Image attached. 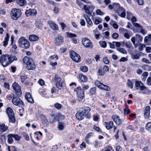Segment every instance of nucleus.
Segmentation results:
<instances>
[{"label": "nucleus", "instance_id": "obj_1", "mask_svg": "<svg viewBox=\"0 0 151 151\" xmlns=\"http://www.w3.org/2000/svg\"><path fill=\"white\" fill-rule=\"evenodd\" d=\"M17 60V58L15 56L6 54L1 56L0 63L4 67H6L9 65L14 60Z\"/></svg>", "mask_w": 151, "mask_h": 151}, {"label": "nucleus", "instance_id": "obj_2", "mask_svg": "<svg viewBox=\"0 0 151 151\" xmlns=\"http://www.w3.org/2000/svg\"><path fill=\"white\" fill-rule=\"evenodd\" d=\"M23 61L24 63L27 64V69L33 70L35 68V65L31 58L25 56L23 59Z\"/></svg>", "mask_w": 151, "mask_h": 151}, {"label": "nucleus", "instance_id": "obj_3", "mask_svg": "<svg viewBox=\"0 0 151 151\" xmlns=\"http://www.w3.org/2000/svg\"><path fill=\"white\" fill-rule=\"evenodd\" d=\"M20 46L22 47L27 49L30 46L29 41L24 37H21L18 41Z\"/></svg>", "mask_w": 151, "mask_h": 151}, {"label": "nucleus", "instance_id": "obj_4", "mask_svg": "<svg viewBox=\"0 0 151 151\" xmlns=\"http://www.w3.org/2000/svg\"><path fill=\"white\" fill-rule=\"evenodd\" d=\"M74 91L76 92L77 96L78 99L79 101H81L84 98V95L83 90L80 86L75 88Z\"/></svg>", "mask_w": 151, "mask_h": 151}, {"label": "nucleus", "instance_id": "obj_5", "mask_svg": "<svg viewBox=\"0 0 151 151\" xmlns=\"http://www.w3.org/2000/svg\"><path fill=\"white\" fill-rule=\"evenodd\" d=\"M19 97L17 95H13L12 102L15 106L22 107L23 106L24 104L23 101L19 98Z\"/></svg>", "mask_w": 151, "mask_h": 151}, {"label": "nucleus", "instance_id": "obj_6", "mask_svg": "<svg viewBox=\"0 0 151 151\" xmlns=\"http://www.w3.org/2000/svg\"><path fill=\"white\" fill-rule=\"evenodd\" d=\"M21 14V10L19 9H13L12 10L11 16L12 18L14 20H17L20 17Z\"/></svg>", "mask_w": 151, "mask_h": 151}, {"label": "nucleus", "instance_id": "obj_7", "mask_svg": "<svg viewBox=\"0 0 151 151\" xmlns=\"http://www.w3.org/2000/svg\"><path fill=\"white\" fill-rule=\"evenodd\" d=\"M6 113L9 116V122L12 123H14L15 121L14 114L12 109L10 107L7 108L6 109Z\"/></svg>", "mask_w": 151, "mask_h": 151}, {"label": "nucleus", "instance_id": "obj_8", "mask_svg": "<svg viewBox=\"0 0 151 151\" xmlns=\"http://www.w3.org/2000/svg\"><path fill=\"white\" fill-rule=\"evenodd\" d=\"M12 86L15 91L16 95L18 96H20L22 95V92L20 86L16 82L13 83Z\"/></svg>", "mask_w": 151, "mask_h": 151}, {"label": "nucleus", "instance_id": "obj_9", "mask_svg": "<svg viewBox=\"0 0 151 151\" xmlns=\"http://www.w3.org/2000/svg\"><path fill=\"white\" fill-rule=\"evenodd\" d=\"M70 54L72 59L76 62H78L81 61L80 56L73 51H70Z\"/></svg>", "mask_w": 151, "mask_h": 151}, {"label": "nucleus", "instance_id": "obj_10", "mask_svg": "<svg viewBox=\"0 0 151 151\" xmlns=\"http://www.w3.org/2000/svg\"><path fill=\"white\" fill-rule=\"evenodd\" d=\"M95 83L96 86L100 89L105 91H109L110 90V88L109 86L103 84L99 81H96Z\"/></svg>", "mask_w": 151, "mask_h": 151}, {"label": "nucleus", "instance_id": "obj_11", "mask_svg": "<svg viewBox=\"0 0 151 151\" xmlns=\"http://www.w3.org/2000/svg\"><path fill=\"white\" fill-rule=\"evenodd\" d=\"M82 42L83 45L86 47L91 48L93 47L92 42L87 38H83L82 39Z\"/></svg>", "mask_w": 151, "mask_h": 151}, {"label": "nucleus", "instance_id": "obj_12", "mask_svg": "<svg viewBox=\"0 0 151 151\" xmlns=\"http://www.w3.org/2000/svg\"><path fill=\"white\" fill-rule=\"evenodd\" d=\"M37 14V10L34 9H29L26 10L25 12V14L27 16L30 15L35 16Z\"/></svg>", "mask_w": 151, "mask_h": 151}, {"label": "nucleus", "instance_id": "obj_13", "mask_svg": "<svg viewBox=\"0 0 151 151\" xmlns=\"http://www.w3.org/2000/svg\"><path fill=\"white\" fill-rule=\"evenodd\" d=\"M63 38L60 35H58L55 40V43L57 45L59 46L63 42Z\"/></svg>", "mask_w": 151, "mask_h": 151}, {"label": "nucleus", "instance_id": "obj_14", "mask_svg": "<svg viewBox=\"0 0 151 151\" xmlns=\"http://www.w3.org/2000/svg\"><path fill=\"white\" fill-rule=\"evenodd\" d=\"M79 110L86 116L91 111V109L88 106H84L80 108Z\"/></svg>", "mask_w": 151, "mask_h": 151}, {"label": "nucleus", "instance_id": "obj_15", "mask_svg": "<svg viewBox=\"0 0 151 151\" xmlns=\"http://www.w3.org/2000/svg\"><path fill=\"white\" fill-rule=\"evenodd\" d=\"M150 109L149 106H147L144 110V116L145 119H148L150 117Z\"/></svg>", "mask_w": 151, "mask_h": 151}, {"label": "nucleus", "instance_id": "obj_16", "mask_svg": "<svg viewBox=\"0 0 151 151\" xmlns=\"http://www.w3.org/2000/svg\"><path fill=\"white\" fill-rule=\"evenodd\" d=\"M48 23L50 25V27L52 29L54 30H58L59 29L58 26L54 22H53L51 20H49Z\"/></svg>", "mask_w": 151, "mask_h": 151}, {"label": "nucleus", "instance_id": "obj_17", "mask_svg": "<svg viewBox=\"0 0 151 151\" xmlns=\"http://www.w3.org/2000/svg\"><path fill=\"white\" fill-rule=\"evenodd\" d=\"M134 25L136 27L140 30V32L143 34H145L147 33V31L143 29V27L141 25L138 23H134Z\"/></svg>", "mask_w": 151, "mask_h": 151}, {"label": "nucleus", "instance_id": "obj_18", "mask_svg": "<svg viewBox=\"0 0 151 151\" xmlns=\"http://www.w3.org/2000/svg\"><path fill=\"white\" fill-rule=\"evenodd\" d=\"M76 117L77 119L79 120H81L83 119L85 117L83 114L79 110L76 114Z\"/></svg>", "mask_w": 151, "mask_h": 151}, {"label": "nucleus", "instance_id": "obj_19", "mask_svg": "<svg viewBox=\"0 0 151 151\" xmlns=\"http://www.w3.org/2000/svg\"><path fill=\"white\" fill-rule=\"evenodd\" d=\"M116 13L121 17L124 18L126 16L125 10L123 8H121L120 10L117 11Z\"/></svg>", "mask_w": 151, "mask_h": 151}, {"label": "nucleus", "instance_id": "obj_20", "mask_svg": "<svg viewBox=\"0 0 151 151\" xmlns=\"http://www.w3.org/2000/svg\"><path fill=\"white\" fill-rule=\"evenodd\" d=\"M25 98L27 101L29 103H33L34 101L32 98L30 93L29 92H26L25 93Z\"/></svg>", "mask_w": 151, "mask_h": 151}, {"label": "nucleus", "instance_id": "obj_21", "mask_svg": "<svg viewBox=\"0 0 151 151\" xmlns=\"http://www.w3.org/2000/svg\"><path fill=\"white\" fill-rule=\"evenodd\" d=\"M112 118L114 121L117 124L119 125L121 124V120L120 119L119 117L117 115H114L112 116Z\"/></svg>", "mask_w": 151, "mask_h": 151}, {"label": "nucleus", "instance_id": "obj_22", "mask_svg": "<svg viewBox=\"0 0 151 151\" xmlns=\"http://www.w3.org/2000/svg\"><path fill=\"white\" fill-rule=\"evenodd\" d=\"M105 125L106 128L108 129H111L113 126L114 123L112 121L105 122Z\"/></svg>", "mask_w": 151, "mask_h": 151}, {"label": "nucleus", "instance_id": "obj_23", "mask_svg": "<svg viewBox=\"0 0 151 151\" xmlns=\"http://www.w3.org/2000/svg\"><path fill=\"white\" fill-rule=\"evenodd\" d=\"M38 39V37L35 35H30L29 37V40L32 42L37 41Z\"/></svg>", "mask_w": 151, "mask_h": 151}, {"label": "nucleus", "instance_id": "obj_24", "mask_svg": "<svg viewBox=\"0 0 151 151\" xmlns=\"http://www.w3.org/2000/svg\"><path fill=\"white\" fill-rule=\"evenodd\" d=\"M42 117L43 119L44 120L43 122V124L44 126L45 127H47L48 126L49 122L46 119V117L45 116L43 115Z\"/></svg>", "mask_w": 151, "mask_h": 151}, {"label": "nucleus", "instance_id": "obj_25", "mask_svg": "<svg viewBox=\"0 0 151 151\" xmlns=\"http://www.w3.org/2000/svg\"><path fill=\"white\" fill-rule=\"evenodd\" d=\"M141 52H138L137 53L135 54H131V58L132 59H138L139 58L140 56V53Z\"/></svg>", "mask_w": 151, "mask_h": 151}, {"label": "nucleus", "instance_id": "obj_26", "mask_svg": "<svg viewBox=\"0 0 151 151\" xmlns=\"http://www.w3.org/2000/svg\"><path fill=\"white\" fill-rule=\"evenodd\" d=\"M9 36L8 33H6V37L5 38L3 42V45L4 47H6L8 44V41L9 40Z\"/></svg>", "mask_w": 151, "mask_h": 151}, {"label": "nucleus", "instance_id": "obj_27", "mask_svg": "<svg viewBox=\"0 0 151 151\" xmlns=\"http://www.w3.org/2000/svg\"><path fill=\"white\" fill-rule=\"evenodd\" d=\"M35 26L37 27L39 29H41L42 27V24L41 23V21L40 19L37 20L35 22Z\"/></svg>", "mask_w": 151, "mask_h": 151}, {"label": "nucleus", "instance_id": "obj_28", "mask_svg": "<svg viewBox=\"0 0 151 151\" xmlns=\"http://www.w3.org/2000/svg\"><path fill=\"white\" fill-rule=\"evenodd\" d=\"M56 116L54 115H52L50 117L49 121L51 123H54L56 119Z\"/></svg>", "mask_w": 151, "mask_h": 151}, {"label": "nucleus", "instance_id": "obj_29", "mask_svg": "<svg viewBox=\"0 0 151 151\" xmlns=\"http://www.w3.org/2000/svg\"><path fill=\"white\" fill-rule=\"evenodd\" d=\"M66 37H70V38H73L74 37H76L77 36L75 34H73L72 33H70L68 32H66Z\"/></svg>", "mask_w": 151, "mask_h": 151}, {"label": "nucleus", "instance_id": "obj_30", "mask_svg": "<svg viewBox=\"0 0 151 151\" xmlns=\"http://www.w3.org/2000/svg\"><path fill=\"white\" fill-rule=\"evenodd\" d=\"M79 78L81 81L83 82L86 81L87 80L86 76L82 74L79 75Z\"/></svg>", "mask_w": 151, "mask_h": 151}, {"label": "nucleus", "instance_id": "obj_31", "mask_svg": "<svg viewBox=\"0 0 151 151\" xmlns=\"http://www.w3.org/2000/svg\"><path fill=\"white\" fill-rule=\"evenodd\" d=\"M17 3L20 6H23L26 4V0H17Z\"/></svg>", "mask_w": 151, "mask_h": 151}, {"label": "nucleus", "instance_id": "obj_32", "mask_svg": "<svg viewBox=\"0 0 151 151\" xmlns=\"http://www.w3.org/2000/svg\"><path fill=\"white\" fill-rule=\"evenodd\" d=\"M121 8L122 7L120 6V4L119 3H117L114 4V9H115L116 12L117 11L120 10Z\"/></svg>", "mask_w": 151, "mask_h": 151}, {"label": "nucleus", "instance_id": "obj_33", "mask_svg": "<svg viewBox=\"0 0 151 151\" xmlns=\"http://www.w3.org/2000/svg\"><path fill=\"white\" fill-rule=\"evenodd\" d=\"M135 38L136 40L139 42H141L142 40V37L140 35L137 34L135 35Z\"/></svg>", "mask_w": 151, "mask_h": 151}, {"label": "nucleus", "instance_id": "obj_34", "mask_svg": "<svg viewBox=\"0 0 151 151\" xmlns=\"http://www.w3.org/2000/svg\"><path fill=\"white\" fill-rule=\"evenodd\" d=\"M13 134H9L8 135V142L9 144H12L13 142V139H12L13 138Z\"/></svg>", "mask_w": 151, "mask_h": 151}, {"label": "nucleus", "instance_id": "obj_35", "mask_svg": "<svg viewBox=\"0 0 151 151\" xmlns=\"http://www.w3.org/2000/svg\"><path fill=\"white\" fill-rule=\"evenodd\" d=\"M56 87H57L59 89L61 90L63 86V81L59 82L56 83Z\"/></svg>", "mask_w": 151, "mask_h": 151}, {"label": "nucleus", "instance_id": "obj_36", "mask_svg": "<svg viewBox=\"0 0 151 151\" xmlns=\"http://www.w3.org/2000/svg\"><path fill=\"white\" fill-rule=\"evenodd\" d=\"M117 50L120 52L121 53L123 54H127V52L126 51L124 50L123 48H121L120 47H118L117 48Z\"/></svg>", "mask_w": 151, "mask_h": 151}, {"label": "nucleus", "instance_id": "obj_37", "mask_svg": "<svg viewBox=\"0 0 151 151\" xmlns=\"http://www.w3.org/2000/svg\"><path fill=\"white\" fill-rule=\"evenodd\" d=\"M110 24L112 25L113 27L115 29H117L118 28V25L115 21H111L110 22Z\"/></svg>", "mask_w": 151, "mask_h": 151}, {"label": "nucleus", "instance_id": "obj_38", "mask_svg": "<svg viewBox=\"0 0 151 151\" xmlns=\"http://www.w3.org/2000/svg\"><path fill=\"white\" fill-rule=\"evenodd\" d=\"M127 84L128 87L132 89L133 88V84L129 79L127 80Z\"/></svg>", "mask_w": 151, "mask_h": 151}, {"label": "nucleus", "instance_id": "obj_39", "mask_svg": "<svg viewBox=\"0 0 151 151\" xmlns=\"http://www.w3.org/2000/svg\"><path fill=\"white\" fill-rule=\"evenodd\" d=\"M54 80L56 83H57V82H59L61 81V78L59 77L58 75H55V77L54 78Z\"/></svg>", "mask_w": 151, "mask_h": 151}, {"label": "nucleus", "instance_id": "obj_40", "mask_svg": "<svg viewBox=\"0 0 151 151\" xmlns=\"http://www.w3.org/2000/svg\"><path fill=\"white\" fill-rule=\"evenodd\" d=\"M143 83L141 82L140 81H136L135 82V86L137 88V89H138L139 88L138 87H140V86Z\"/></svg>", "mask_w": 151, "mask_h": 151}, {"label": "nucleus", "instance_id": "obj_41", "mask_svg": "<svg viewBox=\"0 0 151 151\" xmlns=\"http://www.w3.org/2000/svg\"><path fill=\"white\" fill-rule=\"evenodd\" d=\"M99 43L101 46L104 48L106 47V43L104 41H101L99 42Z\"/></svg>", "mask_w": 151, "mask_h": 151}, {"label": "nucleus", "instance_id": "obj_42", "mask_svg": "<svg viewBox=\"0 0 151 151\" xmlns=\"http://www.w3.org/2000/svg\"><path fill=\"white\" fill-rule=\"evenodd\" d=\"M8 151H17V148L14 146H9L8 147Z\"/></svg>", "mask_w": 151, "mask_h": 151}, {"label": "nucleus", "instance_id": "obj_43", "mask_svg": "<svg viewBox=\"0 0 151 151\" xmlns=\"http://www.w3.org/2000/svg\"><path fill=\"white\" fill-rule=\"evenodd\" d=\"M96 87H94L91 88L90 90V93L91 95L94 94L96 91Z\"/></svg>", "mask_w": 151, "mask_h": 151}, {"label": "nucleus", "instance_id": "obj_44", "mask_svg": "<svg viewBox=\"0 0 151 151\" xmlns=\"http://www.w3.org/2000/svg\"><path fill=\"white\" fill-rule=\"evenodd\" d=\"M64 127V124L62 122H59L58 124V129L60 130L63 129Z\"/></svg>", "mask_w": 151, "mask_h": 151}, {"label": "nucleus", "instance_id": "obj_45", "mask_svg": "<svg viewBox=\"0 0 151 151\" xmlns=\"http://www.w3.org/2000/svg\"><path fill=\"white\" fill-rule=\"evenodd\" d=\"M13 138L15 140L17 141L19 140L21 138V137L17 134H13Z\"/></svg>", "mask_w": 151, "mask_h": 151}, {"label": "nucleus", "instance_id": "obj_46", "mask_svg": "<svg viewBox=\"0 0 151 151\" xmlns=\"http://www.w3.org/2000/svg\"><path fill=\"white\" fill-rule=\"evenodd\" d=\"M102 22V20L101 19L99 18L95 19L94 23L96 24H98L99 23L101 22Z\"/></svg>", "mask_w": 151, "mask_h": 151}, {"label": "nucleus", "instance_id": "obj_47", "mask_svg": "<svg viewBox=\"0 0 151 151\" xmlns=\"http://www.w3.org/2000/svg\"><path fill=\"white\" fill-rule=\"evenodd\" d=\"M81 70L83 72H86L88 71V68L85 66H82L81 67Z\"/></svg>", "mask_w": 151, "mask_h": 151}, {"label": "nucleus", "instance_id": "obj_48", "mask_svg": "<svg viewBox=\"0 0 151 151\" xmlns=\"http://www.w3.org/2000/svg\"><path fill=\"white\" fill-rule=\"evenodd\" d=\"M145 127L147 130H149L151 128V122H149L146 124Z\"/></svg>", "mask_w": 151, "mask_h": 151}, {"label": "nucleus", "instance_id": "obj_49", "mask_svg": "<svg viewBox=\"0 0 151 151\" xmlns=\"http://www.w3.org/2000/svg\"><path fill=\"white\" fill-rule=\"evenodd\" d=\"M22 135L24 137V138L27 140H29V137L28 135L25 133H22Z\"/></svg>", "mask_w": 151, "mask_h": 151}, {"label": "nucleus", "instance_id": "obj_50", "mask_svg": "<svg viewBox=\"0 0 151 151\" xmlns=\"http://www.w3.org/2000/svg\"><path fill=\"white\" fill-rule=\"evenodd\" d=\"M93 119L95 121H97L99 119V116L97 114H94L93 116Z\"/></svg>", "mask_w": 151, "mask_h": 151}, {"label": "nucleus", "instance_id": "obj_51", "mask_svg": "<svg viewBox=\"0 0 151 151\" xmlns=\"http://www.w3.org/2000/svg\"><path fill=\"white\" fill-rule=\"evenodd\" d=\"M20 77L21 81L22 83H23L27 78V77L26 76H20Z\"/></svg>", "mask_w": 151, "mask_h": 151}, {"label": "nucleus", "instance_id": "obj_52", "mask_svg": "<svg viewBox=\"0 0 151 151\" xmlns=\"http://www.w3.org/2000/svg\"><path fill=\"white\" fill-rule=\"evenodd\" d=\"M96 13L97 14L100 15H102L104 14V13L100 9L97 10L96 11Z\"/></svg>", "mask_w": 151, "mask_h": 151}, {"label": "nucleus", "instance_id": "obj_53", "mask_svg": "<svg viewBox=\"0 0 151 151\" xmlns=\"http://www.w3.org/2000/svg\"><path fill=\"white\" fill-rule=\"evenodd\" d=\"M98 73L101 76H104L105 73L103 70L102 71V70L101 68H99L98 70Z\"/></svg>", "mask_w": 151, "mask_h": 151}, {"label": "nucleus", "instance_id": "obj_54", "mask_svg": "<svg viewBox=\"0 0 151 151\" xmlns=\"http://www.w3.org/2000/svg\"><path fill=\"white\" fill-rule=\"evenodd\" d=\"M103 71H104L105 73L106 72L109 71V68L108 66L106 65H104L103 67Z\"/></svg>", "mask_w": 151, "mask_h": 151}, {"label": "nucleus", "instance_id": "obj_55", "mask_svg": "<svg viewBox=\"0 0 151 151\" xmlns=\"http://www.w3.org/2000/svg\"><path fill=\"white\" fill-rule=\"evenodd\" d=\"M103 61L104 63L106 64H109V60L107 59V57L104 58L103 59Z\"/></svg>", "mask_w": 151, "mask_h": 151}, {"label": "nucleus", "instance_id": "obj_56", "mask_svg": "<svg viewBox=\"0 0 151 151\" xmlns=\"http://www.w3.org/2000/svg\"><path fill=\"white\" fill-rule=\"evenodd\" d=\"M60 24L61 27L62 29L63 30H64L65 29V28L66 27L65 24L63 22H60Z\"/></svg>", "mask_w": 151, "mask_h": 151}, {"label": "nucleus", "instance_id": "obj_57", "mask_svg": "<svg viewBox=\"0 0 151 151\" xmlns=\"http://www.w3.org/2000/svg\"><path fill=\"white\" fill-rule=\"evenodd\" d=\"M147 83L149 85H151V77H149L147 78Z\"/></svg>", "mask_w": 151, "mask_h": 151}, {"label": "nucleus", "instance_id": "obj_58", "mask_svg": "<svg viewBox=\"0 0 151 151\" xmlns=\"http://www.w3.org/2000/svg\"><path fill=\"white\" fill-rule=\"evenodd\" d=\"M124 114H127L130 112V110L128 108H126L124 109Z\"/></svg>", "mask_w": 151, "mask_h": 151}, {"label": "nucleus", "instance_id": "obj_59", "mask_svg": "<svg viewBox=\"0 0 151 151\" xmlns=\"http://www.w3.org/2000/svg\"><path fill=\"white\" fill-rule=\"evenodd\" d=\"M55 107L57 109H59L61 107V105L59 103H56L54 105Z\"/></svg>", "mask_w": 151, "mask_h": 151}, {"label": "nucleus", "instance_id": "obj_60", "mask_svg": "<svg viewBox=\"0 0 151 151\" xmlns=\"http://www.w3.org/2000/svg\"><path fill=\"white\" fill-rule=\"evenodd\" d=\"M142 61L146 63H150L149 60L145 58H142Z\"/></svg>", "mask_w": 151, "mask_h": 151}, {"label": "nucleus", "instance_id": "obj_61", "mask_svg": "<svg viewBox=\"0 0 151 151\" xmlns=\"http://www.w3.org/2000/svg\"><path fill=\"white\" fill-rule=\"evenodd\" d=\"M38 83L40 85L42 86L45 83L44 81L41 79L39 80V81H38Z\"/></svg>", "mask_w": 151, "mask_h": 151}, {"label": "nucleus", "instance_id": "obj_62", "mask_svg": "<svg viewBox=\"0 0 151 151\" xmlns=\"http://www.w3.org/2000/svg\"><path fill=\"white\" fill-rule=\"evenodd\" d=\"M50 58L52 60L54 59L55 58H56V60H58V57L57 55H54L51 56H50Z\"/></svg>", "mask_w": 151, "mask_h": 151}, {"label": "nucleus", "instance_id": "obj_63", "mask_svg": "<svg viewBox=\"0 0 151 151\" xmlns=\"http://www.w3.org/2000/svg\"><path fill=\"white\" fill-rule=\"evenodd\" d=\"M135 1L138 2L139 4V5H142L143 4V0H134Z\"/></svg>", "mask_w": 151, "mask_h": 151}, {"label": "nucleus", "instance_id": "obj_64", "mask_svg": "<svg viewBox=\"0 0 151 151\" xmlns=\"http://www.w3.org/2000/svg\"><path fill=\"white\" fill-rule=\"evenodd\" d=\"M119 37V35L116 33H113L112 35V37L114 39H116Z\"/></svg>", "mask_w": 151, "mask_h": 151}]
</instances>
